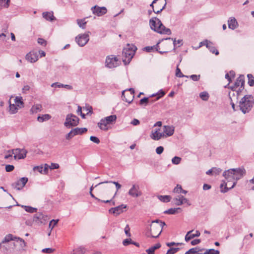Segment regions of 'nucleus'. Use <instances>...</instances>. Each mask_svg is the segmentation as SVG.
Wrapping results in <instances>:
<instances>
[{
    "label": "nucleus",
    "mask_w": 254,
    "mask_h": 254,
    "mask_svg": "<svg viewBox=\"0 0 254 254\" xmlns=\"http://www.w3.org/2000/svg\"><path fill=\"white\" fill-rule=\"evenodd\" d=\"M198 248H193L190 249L188 251H187L185 254H195L198 252Z\"/></svg>",
    "instance_id": "obj_49"
},
{
    "label": "nucleus",
    "mask_w": 254,
    "mask_h": 254,
    "mask_svg": "<svg viewBox=\"0 0 254 254\" xmlns=\"http://www.w3.org/2000/svg\"><path fill=\"white\" fill-rule=\"evenodd\" d=\"M182 188L181 186L177 185V186L174 189L173 192L177 193H181Z\"/></svg>",
    "instance_id": "obj_52"
},
{
    "label": "nucleus",
    "mask_w": 254,
    "mask_h": 254,
    "mask_svg": "<svg viewBox=\"0 0 254 254\" xmlns=\"http://www.w3.org/2000/svg\"><path fill=\"white\" fill-rule=\"evenodd\" d=\"M229 28L234 30L238 27V23L234 17H230L228 20Z\"/></svg>",
    "instance_id": "obj_23"
},
{
    "label": "nucleus",
    "mask_w": 254,
    "mask_h": 254,
    "mask_svg": "<svg viewBox=\"0 0 254 254\" xmlns=\"http://www.w3.org/2000/svg\"><path fill=\"white\" fill-rule=\"evenodd\" d=\"M15 240H14V242L16 244V247L19 245V248L23 249L26 247V243L24 240L19 237H15Z\"/></svg>",
    "instance_id": "obj_25"
},
{
    "label": "nucleus",
    "mask_w": 254,
    "mask_h": 254,
    "mask_svg": "<svg viewBox=\"0 0 254 254\" xmlns=\"http://www.w3.org/2000/svg\"><path fill=\"white\" fill-rule=\"evenodd\" d=\"M33 169V171H38V172L40 173L41 174H42V172H43V166H35Z\"/></svg>",
    "instance_id": "obj_58"
},
{
    "label": "nucleus",
    "mask_w": 254,
    "mask_h": 254,
    "mask_svg": "<svg viewBox=\"0 0 254 254\" xmlns=\"http://www.w3.org/2000/svg\"><path fill=\"white\" fill-rule=\"evenodd\" d=\"M180 250V249L179 248H171L168 250L166 254H174Z\"/></svg>",
    "instance_id": "obj_46"
},
{
    "label": "nucleus",
    "mask_w": 254,
    "mask_h": 254,
    "mask_svg": "<svg viewBox=\"0 0 254 254\" xmlns=\"http://www.w3.org/2000/svg\"><path fill=\"white\" fill-rule=\"evenodd\" d=\"M90 139L91 141H93V142H95L97 144H98L100 143V140L98 138H97L96 136H91L90 137Z\"/></svg>",
    "instance_id": "obj_62"
},
{
    "label": "nucleus",
    "mask_w": 254,
    "mask_h": 254,
    "mask_svg": "<svg viewBox=\"0 0 254 254\" xmlns=\"http://www.w3.org/2000/svg\"><path fill=\"white\" fill-rule=\"evenodd\" d=\"M48 220V216L42 212H38L33 216V221L37 225L45 224Z\"/></svg>",
    "instance_id": "obj_12"
},
{
    "label": "nucleus",
    "mask_w": 254,
    "mask_h": 254,
    "mask_svg": "<svg viewBox=\"0 0 254 254\" xmlns=\"http://www.w3.org/2000/svg\"><path fill=\"white\" fill-rule=\"evenodd\" d=\"M104 119L106 121V123L110 125L116 121L117 119V116L116 115H113L105 117Z\"/></svg>",
    "instance_id": "obj_35"
},
{
    "label": "nucleus",
    "mask_w": 254,
    "mask_h": 254,
    "mask_svg": "<svg viewBox=\"0 0 254 254\" xmlns=\"http://www.w3.org/2000/svg\"><path fill=\"white\" fill-rule=\"evenodd\" d=\"M14 240L15 236L11 234L6 235L2 241L3 245V252L4 254H10L13 252L16 247V244Z\"/></svg>",
    "instance_id": "obj_3"
},
{
    "label": "nucleus",
    "mask_w": 254,
    "mask_h": 254,
    "mask_svg": "<svg viewBox=\"0 0 254 254\" xmlns=\"http://www.w3.org/2000/svg\"><path fill=\"white\" fill-rule=\"evenodd\" d=\"M26 60L28 62L33 63L38 60V55L37 52L31 51L28 53L25 57Z\"/></svg>",
    "instance_id": "obj_18"
},
{
    "label": "nucleus",
    "mask_w": 254,
    "mask_h": 254,
    "mask_svg": "<svg viewBox=\"0 0 254 254\" xmlns=\"http://www.w3.org/2000/svg\"><path fill=\"white\" fill-rule=\"evenodd\" d=\"M200 75L192 74L189 76V77L191 78L194 81H197L200 79Z\"/></svg>",
    "instance_id": "obj_53"
},
{
    "label": "nucleus",
    "mask_w": 254,
    "mask_h": 254,
    "mask_svg": "<svg viewBox=\"0 0 254 254\" xmlns=\"http://www.w3.org/2000/svg\"><path fill=\"white\" fill-rule=\"evenodd\" d=\"M127 207L126 205L122 204L114 208H111L109 209V212L116 215H118L123 212V209Z\"/></svg>",
    "instance_id": "obj_21"
},
{
    "label": "nucleus",
    "mask_w": 254,
    "mask_h": 254,
    "mask_svg": "<svg viewBox=\"0 0 254 254\" xmlns=\"http://www.w3.org/2000/svg\"><path fill=\"white\" fill-rule=\"evenodd\" d=\"M234 181H237L240 180L246 174V170L243 167L233 169Z\"/></svg>",
    "instance_id": "obj_17"
},
{
    "label": "nucleus",
    "mask_w": 254,
    "mask_h": 254,
    "mask_svg": "<svg viewBox=\"0 0 254 254\" xmlns=\"http://www.w3.org/2000/svg\"><path fill=\"white\" fill-rule=\"evenodd\" d=\"M165 95V92L162 90H160V92L159 93H157L156 95L152 94L151 97H154L155 96H157L156 99L154 101H157L159 100L160 98L163 97Z\"/></svg>",
    "instance_id": "obj_51"
},
{
    "label": "nucleus",
    "mask_w": 254,
    "mask_h": 254,
    "mask_svg": "<svg viewBox=\"0 0 254 254\" xmlns=\"http://www.w3.org/2000/svg\"><path fill=\"white\" fill-rule=\"evenodd\" d=\"M220 252L218 250H215L213 249H207L203 254H219Z\"/></svg>",
    "instance_id": "obj_43"
},
{
    "label": "nucleus",
    "mask_w": 254,
    "mask_h": 254,
    "mask_svg": "<svg viewBox=\"0 0 254 254\" xmlns=\"http://www.w3.org/2000/svg\"><path fill=\"white\" fill-rule=\"evenodd\" d=\"M183 195H178L176 197H174L173 199V202L175 203L176 205H181L183 204Z\"/></svg>",
    "instance_id": "obj_32"
},
{
    "label": "nucleus",
    "mask_w": 254,
    "mask_h": 254,
    "mask_svg": "<svg viewBox=\"0 0 254 254\" xmlns=\"http://www.w3.org/2000/svg\"><path fill=\"white\" fill-rule=\"evenodd\" d=\"M199 97L202 100L207 101L209 99V94L207 92L203 91V92L200 93Z\"/></svg>",
    "instance_id": "obj_39"
},
{
    "label": "nucleus",
    "mask_w": 254,
    "mask_h": 254,
    "mask_svg": "<svg viewBox=\"0 0 254 254\" xmlns=\"http://www.w3.org/2000/svg\"><path fill=\"white\" fill-rule=\"evenodd\" d=\"M178 66H179V65H177V68H176V76L177 77H186L188 78L189 76L185 75L182 73L181 69L179 68Z\"/></svg>",
    "instance_id": "obj_45"
},
{
    "label": "nucleus",
    "mask_w": 254,
    "mask_h": 254,
    "mask_svg": "<svg viewBox=\"0 0 254 254\" xmlns=\"http://www.w3.org/2000/svg\"><path fill=\"white\" fill-rule=\"evenodd\" d=\"M28 182V178L26 177H22L18 180L16 182L13 183L12 186L14 189L17 190H21L26 185Z\"/></svg>",
    "instance_id": "obj_16"
},
{
    "label": "nucleus",
    "mask_w": 254,
    "mask_h": 254,
    "mask_svg": "<svg viewBox=\"0 0 254 254\" xmlns=\"http://www.w3.org/2000/svg\"><path fill=\"white\" fill-rule=\"evenodd\" d=\"M75 136L74 134H73V131L72 129L70 131L69 133H68L66 136L65 138L67 140H69L71 139L73 136Z\"/></svg>",
    "instance_id": "obj_56"
},
{
    "label": "nucleus",
    "mask_w": 254,
    "mask_h": 254,
    "mask_svg": "<svg viewBox=\"0 0 254 254\" xmlns=\"http://www.w3.org/2000/svg\"><path fill=\"white\" fill-rule=\"evenodd\" d=\"M171 196L170 195H160L159 196V199L164 202H168L171 200Z\"/></svg>",
    "instance_id": "obj_42"
},
{
    "label": "nucleus",
    "mask_w": 254,
    "mask_h": 254,
    "mask_svg": "<svg viewBox=\"0 0 254 254\" xmlns=\"http://www.w3.org/2000/svg\"><path fill=\"white\" fill-rule=\"evenodd\" d=\"M248 78V84L250 86L254 85V77L251 74H248L247 75Z\"/></svg>",
    "instance_id": "obj_44"
},
{
    "label": "nucleus",
    "mask_w": 254,
    "mask_h": 254,
    "mask_svg": "<svg viewBox=\"0 0 254 254\" xmlns=\"http://www.w3.org/2000/svg\"><path fill=\"white\" fill-rule=\"evenodd\" d=\"M146 236L148 237L156 238L161 234L162 229L158 224L151 223L150 228H147Z\"/></svg>",
    "instance_id": "obj_5"
},
{
    "label": "nucleus",
    "mask_w": 254,
    "mask_h": 254,
    "mask_svg": "<svg viewBox=\"0 0 254 254\" xmlns=\"http://www.w3.org/2000/svg\"><path fill=\"white\" fill-rule=\"evenodd\" d=\"M164 151V148L162 146L157 147L156 149V152L157 154H161Z\"/></svg>",
    "instance_id": "obj_64"
},
{
    "label": "nucleus",
    "mask_w": 254,
    "mask_h": 254,
    "mask_svg": "<svg viewBox=\"0 0 254 254\" xmlns=\"http://www.w3.org/2000/svg\"><path fill=\"white\" fill-rule=\"evenodd\" d=\"M128 194L133 197H138L142 195V192L139 190V187L138 185L133 184L129 189Z\"/></svg>",
    "instance_id": "obj_13"
},
{
    "label": "nucleus",
    "mask_w": 254,
    "mask_h": 254,
    "mask_svg": "<svg viewBox=\"0 0 254 254\" xmlns=\"http://www.w3.org/2000/svg\"><path fill=\"white\" fill-rule=\"evenodd\" d=\"M86 250L83 247H79L76 250L77 254H84L85 253Z\"/></svg>",
    "instance_id": "obj_55"
},
{
    "label": "nucleus",
    "mask_w": 254,
    "mask_h": 254,
    "mask_svg": "<svg viewBox=\"0 0 254 254\" xmlns=\"http://www.w3.org/2000/svg\"><path fill=\"white\" fill-rule=\"evenodd\" d=\"M59 221V220H54V219H53L52 220H51L49 223V228L51 229V231L52 230V229H53V228L57 225V224L58 223Z\"/></svg>",
    "instance_id": "obj_48"
},
{
    "label": "nucleus",
    "mask_w": 254,
    "mask_h": 254,
    "mask_svg": "<svg viewBox=\"0 0 254 254\" xmlns=\"http://www.w3.org/2000/svg\"><path fill=\"white\" fill-rule=\"evenodd\" d=\"M136 50L137 48L135 46L129 44L127 45V47L123 49L122 53L123 61L125 64L129 63Z\"/></svg>",
    "instance_id": "obj_4"
},
{
    "label": "nucleus",
    "mask_w": 254,
    "mask_h": 254,
    "mask_svg": "<svg viewBox=\"0 0 254 254\" xmlns=\"http://www.w3.org/2000/svg\"><path fill=\"white\" fill-rule=\"evenodd\" d=\"M181 158L178 156H175L172 159V162L173 164L178 165L181 161Z\"/></svg>",
    "instance_id": "obj_47"
},
{
    "label": "nucleus",
    "mask_w": 254,
    "mask_h": 254,
    "mask_svg": "<svg viewBox=\"0 0 254 254\" xmlns=\"http://www.w3.org/2000/svg\"><path fill=\"white\" fill-rule=\"evenodd\" d=\"M14 102L15 105L19 108H21L23 106V102L22 101V98L21 96L16 97L14 99Z\"/></svg>",
    "instance_id": "obj_34"
},
{
    "label": "nucleus",
    "mask_w": 254,
    "mask_h": 254,
    "mask_svg": "<svg viewBox=\"0 0 254 254\" xmlns=\"http://www.w3.org/2000/svg\"><path fill=\"white\" fill-rule=\"evenodd\" d=\"M134 91L132 88L123 91L122 92V97L124 98L123 100L128 103H131L134 97Z\"/></svg>",
    "instance_id": "obj_11"
},
{
    "label": "nucleus",
    "mask_w": 254,
    "mask_h": 254,
    "mask_svg": "<svg viewBox=\"0 0 254 254\" xmlns=\"http://www.w3.org/2000/svg\"><path fill=\"white\" fill-rule=\"evenodd\" d=\"M234 171V169H231L224 172L223 176L225 177L226 181H228V182H232L235 181L234 178L233 177Z\"/></svg>",
    "instance_id": "obj_19"
},
{
    "label": "nucleus",
    "mask_w": 254,
    "mask_h": 254,
    "mask_svg": "<svg viewBox=\"0 0 254 254\" xmlns=\"http://www.w3.org/2000/svg\"><path fill=\"white\" fill-rule=\"evenodd\" d=\"M55 251V249L52 248H45L42 250V252L44 253L51 254Z\"/></svg>",
    "instance_id": "obj_60"
},
{
    "label": "nucleus",
    "mask_w": 254,
    "mask_h": 254,
    "mask_svg": "<svg viewBox=\"0 0 254 254\" xmlns=\"http://www.w3.org/2000/svg\"><path fill=\"white\" fill-rule=\"evenodd\" d=\"M165 0V3L163 4V6L162 7V8H161L160 9H153V11L156 13H159L160 12H161L165 7L166 6V5L167 4V1H166V0Z\"/></svg>",
    "instance_id": "obj_57"
},
{
    "label": "nucleus",
    "mask_w": 254,
    "mask_h": 254,
    "mask_svg": "<svg viewBox=\"0 0 254 254\" xmlns=\"http://www.w3.org/2000/svg\"><path fill=\"white\" fill-rule=\"evenodd\" d=\"M76 21L77 24L80 28L82 29L85 28L86 22L85 21V19H78Z\"/></svg>",
    "instance_id": "obj_40"
},
{
    "label": "nucleus",
    "mask_w": 254,
    "mask_h": 254,
    "mask_svg": "<svg viewBox=\"0 0 254 254\" xmlns=\"http://www.w3.org/2000/svg\"><path fill=\"white\" fill-rule=\"evenodd\" d=\"M152 223L158 224V225H159L161 226L162 230L163 229V227L166 225V224L164 222L160 221L158 220L152 221Z\"/></svg>",
    "instance_id": "obj_54"
},
{
    "label": "nucleus",
    "mask_w": 254,
    "mask_h": 254,
    "mask_svg": "<svg viewBox=\"0 0 254 254\" xmlns=\"http://www.w3.org/2000/svg\"><path fill=\"white\" fill-rule=\"evenodd\" d=\"M160 129H156L154 132H152L150 135V137L154 140H159L162 137H164V133L159 132Z\"/></svg>",
    "instance_id": "obj_24"
},
{
    "label": "nucleus",
    "mask_w": 254,
    "mask_h": 254,
    "mask_svg": "<svg viewBox=\"0 0 254 254\" xmlns=\"http://www.w3.org/2000/svg\"><path fill=\"white\" fill-rule=\"evenodd\" d=\"M72 130L73 131V134H74L75 135L82 134L83 133L87 131V129L85 127H76L72 129Z\"/></svg>",
    "instance_id": "obj_30"
},
{
    "label": "nucleus",
    "mask_w": 254,
    "mask_h": 254,
    "mask_svg": "<svg viewBox=\"0 0 254 254\" xmlns=\"http://www.w3.org/2000/svg\"><path fill=\"white\" fill-rule=\"evenodd\" d=\"M10 0H0V6H3L4 7H8Z\"/></svg>",
    "instance_id": "obj_50"
},
{
    "label": "nucleus",
    "mask_w": 254,
    "mask_h": 254,
    "mask_svg": "<svg viewBox=\"0 0 254 254\" xmlns=\"http://www.w3.org/2000/svg\"><path fill=\"white\" fill-rule=\"evenodd\" d=\"M213 174L218 175L221 172V169L219 168L213 167Z\"/></svg>",
    "instance_id": "obj_63"
},
{
    "label": "nucleus",
    "mask_w": 254,
    "mask_h": 254,
    "mask_svg": "<svg viewBox=\"0 0 254 254\" xmlns=\"http://www.w3.org/2000/svg\"><path fill=\"white\" fill-rule=\"evenodd\" d=\"M42 106L40 104H36L33 106L31 109L32 113H37L41 111Z\"/></svg>",
    "instance_id": "obj_37"
},
{
    "label": "nucleus",
    "mask_w": 254,
    "mask_h": 254,
    "mask_svg": "<svg viewBox=\"0 0 254 254\" xmlns=\"http://www.w3.org/2000/svg\"><path fill=\"white\" fill-rule=\"evenodd\" d=\"M92 13L98 16H101L107 12V9L105 6L95 5L91 8Z\"/></svg>",
    "instance_id": "obj_14"
},
{
    "label": "nucleus",
    "mask_w": 254,
    "mask_h": 254,
    "mask_svg": "<svg viewBox=\"0 0 254 254\" xmlns=\"http://www.w3.org/2000/svg\"><path fill=\"white\" fill-rule=\"evenodd\" d=\"M51 118V116L49 114H44L41 116H38L37 120L39 122H43L46 121H48Z\"/></svg>",
    "instance_id": "obj_33"
},
{
    "label": "nucleus",
    "mask_w": 254,
    "mask_h": 254,
    "mask_svg": "<svg viewBox=\"0 0 254 254\" xmlns=\"http://www.w3.org/2000/svg\"><path fill=\"white\" fill-rule=\"evenodd\" d=\"M8 152H12L14 154V158L15 159H22L26 157L27 151L24 148H15L9 150Z\"/></svg>",
    "instance_id": "obj_10"
},
{
    "label": "nucleus",
    "mask_w": 254,
    "mask_h": 254,
    "mask_svg": "<svg viewBox=\"0 0 254 254\" xmlns=\"http://www.w3.org/2000/svg\"><path fill=\"white\" fill-rule=\"evenodd\" d=\"M182 211L181 208H171L164 211V213L168 214H175Z\"/></svg>",
    "instance_id": "obj_27"
},
{
    "label": "nucleus",
    "mask_w": 254,
    "mask_h": 254,
    "mask_svg": "<svg viewBox=\"0 0 254 254\" xmlns=\"http://www.w3.org/2000/svg\"><path fill=\"white\" fill-rule=\"evenodd\" d=\"M90 32L84 33L83 34H79L75 38L76 42L80 47L85 46L89 40Z\"/></svg>",
    "instance_id": "obj_9"
},
{
    "label": "nucleus",
    "mask_w": 254,
    "mask_h": 254,
    "mask_svg": "<svg viewBox=\"0 0 254 254\" xmlns=\"http://www.w3.org/2000/svg\"><path fill=\"white\" fill-rule=\"evenodd\" d=\"M104 183H112V184H114L116 186V189H117V191L116 192H115V194L114 195L113 198H114L117 194V191H118V190L119 189H120L121 188V185L119 184L118 182H114V181H105V182H101L100 183H99L98 184L96 185L95 186V187H97L98 186V185H100L101 184H104Z\"/></svg>",
    "instance_id": "obj_26"
},
{
    "label": "nucleus",
    "mask_w": 254,
    "mask_h": 254,
    "mask_svg": "<svg viewBox=\"0 0 254 254\" xmlns=\"http://www.w3.org/2000/svg\"><path fill=\"white\" fill-rule=\"evenodd\" d=\"M123 244L125 246H127L129 244H133L138 247L139 246L138 243L132 241L131 239H126L124 240L123 242Z\"/></svg>",
    "instance_id": "obj_36"
},
{
    "label": "nucleus",
    "mask_w": 254,
    "mask_h": 254,
    "mask_svg": "<svg viewBox=\"0 0 254 254\" xmlns=\"http://www.w3.org/2000/svg\"><path fill=\"white\" fill-rule=\"evenodd\" d=\"M120 62L117 57L110 55L107 57L105 62V66L108 68H112L118 66Z\"/></svg>",
    "instance_id": "obj_8"
},
{
    "label": "nucleus",
    "mask_w": 254,
    "mask_h": 254,
    "mask_svg": "<svg viewBox=\"0 0 254 254\" xmlns=\"http://www.w3.org/2000/svg\"><path fill=\"white\" fill-rule=\"evenodd\" d=\"M254 104L253 97L251 95H246L241 99L238 107L244 114H246L251 110Z\"/></svg>",
    "instance_id": "obj_2"
},
{
    "label": "nucleus",
    "mask_w": 254,
    "mask_h": 254,
    "mask_svg": "<svg viewBox=\"0 0 254 254\" xmlns=\"http://www.w3.org/2000/svg\"><path fill=\"white\" fill-rule=\"evenodd\" d=\"M163 129L164 137L172 136L174 133L175 127L173 126H164Z\"/></svg>",
    "instance_id": "obj_20"
},
{
    "label": "nucleus",
    "mask_w": 254,
    "mask_h": 254,
    "mask_svg": "<svg viewBox=\"0 0 254 254\" xmlns=\"http://www.w3.org/2000/svg\"><path fill=\"white\" fill-rule=\"evenodd\" d=\"M79 118L75 115L72 114H68L66 116L64 126L68 128L75 127L79 124Z\"/></svg>",
    "instance_id": "obj_6"
},
{
    "label": "nucleus",
    "mask_w": 254,
    "mask_h": 254,
    "mask_svg": "<svg viewBox=\"0 0 254 254\" xmlns=\"http://www.w3.org/2000/svg\"><path fill=\"white\" fill-rule=\"evenodd\" d=\"M43 16L46 20L52 21L54 20L55 18L54 16L53 12H45L43 13Z\"/></svg>",
    "instance_id": "obj_28"
},
{
    "label": "nucleus",
    "mask_w": 254,
    "mask_h": 254,
    "mask_svg": "<svg viewBox=\"0 0 254 254\" xmlns=\"http://www.w3.org/2000/svg\"><path fill=\"white\" fill-rule=\"evenodd\" d=\"M236 184V181L228 182V181H224L220 185L221 192L223 193L226 192L229 190L233 188Z\"/></svg>",
    "instance_id": "obj_15"
},
{
    "label": "nucleus",
    "mask_w": 254,
    "mask_h": 254,
    "mask_svg": "<svg viewBox=\"0 0 254 254\" xmlns=\"http://www.w3.org/2000/svg\"><path fill=\"white\" fill-rule=\"evenodd\" d=\"M14 169V167L12 165H6L5 166V170L7 172H10L13 171Z\"/></svg>",
    "instance_id": "obj_59"
},
{
    "label": "nucleus",
    "mask_w": 254,
    "mask_h": 254,
    "mask_svg": "<svg viewBox=\"0 0 254 254\" xmlns=\"http://www.w3.org/2000/svg\"><path fill=\"white\" fill-rule=\"evenodd\" d=\"M207 48L212 53L215 54L216 55H218L219 54L218 51L214 46L213 44L210 41L208 45H207Z\"/></svg>",
    "instance_id": "obj_31"
},
{
    "label": "nucleus",
    "mask_w": 254,
    "mask_h": 254,
    "mask_svg": "<svg viewBox=\"0 0 254 254\" xmlns=\"http://www.w3.org/2000/svg\"><path fill=\"white\" fill-rule=\"evenodd\" d=\"M149 24L150 28L158 33L169 35L171 34V30L163 25L161 20L156 17L150 19Z\"/></svg>",
    "instance_id": "obj_1"
},
{
    "label": "nucleus",
    "mask_w": 254,
    "mask_h": 254,
    "mask_svg": "<svg viewBox=\"0 0 254 254\" xmlns=\"http://www.w3.org/2000/svg\"><path fill=\"white\" fill-rule=\"evenodd\" d=\"M106 121L104 118L101 119L100 122L98 124V126L100 129L104 130H106L108 129V128L107 127V126L108 125H109V124L106 123Z\"/></svg>",
    "instance_id": "obj_29"
},
{
    "label": "nucleus",
    "mask_w": 254,
    "mask_h": 254,
    "mask_svg": "<svg viewBox=\"0 0 254 254\" xmlns=\"http://www.w3.org/2000/svg\"><path fill=\"white\" fill-rule=\"evenodd\" d=\"M21 207H23L26 212L29 213L36 212L37 210L36 208L32 207L30 206L21 205Z\"/></svg>",
    "instance_id": "obj_38"
},
{
    "label": "nucleus",
    "mask_w": 254,
    "mask_h": 254,
    "mask_svg": "<svg viewBox=\"0 0 254 254\" xmlns=\"http://www.w3.org/2000/svg\"><path fill=\"white\" fill-rule=\"evenodd\" d=\"M64 84L60 82H55L51 84L52 87L63 88Z\"/></svg>",
    "instance_id": "obj_61"
},
{
    "label": "nucleus",
    "mask_w": 254,
    "mask_h": 254,
    "mask_svg": "<svg viewBox=\"0 0 254 254\" xmlns=\"http://www.w3.org/2000/svg\"><path fill=\"white\" fill-rule=\"evenodd\" d=\"M245 77L243 75H241L237 79H236V81L235 82L234 85L231 86V89L233 91H234L236 90V88L238 87L239 86H241L240 88L238 90L236 91V96L237 98H238V96L240 94V93L242 92V91L244 89V86L245 84Z\"/></svg>",
    "instance_id": "obj_7"
},
{
    "label": "nucleus",
    "mask_w": 254,
    "mask_h": 254,
    "mask_svg": "<svg viewBox=\"0 0 254 254\" xmlns=\"http://www.w3.org/2000/svg\"><path fill=\"white\" fill-rule=\"evenodd\" d=\"M17 106L14 104H9V111L11 114H13L16 113L18 111V108L17 107Z\"/></svg>",
    "instance_id": "obj_41"
},
{
    "label": "nucleus",
    "mask_w": 254,
    "mask_h": 254,
    "mask_svg": "<svg viewBox=\"0 0 254 254\" xmlns=\"http://www.w3.org/2000/svg\"><path fill=\"white\" fill-rule=\"evenodd\" d=\"M193 232V230H191L187 232L185 238V240L186 242H188L194 237H197L200 235V233L198 230L195 231V233L193 234L192 233Z\"/></svg>",
    "instance_id": "obj_22"
}]
</instances>
